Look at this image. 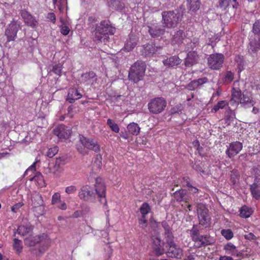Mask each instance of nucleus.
Instances as JSON below:
<instances>
[{
    "label": "nucleus",
    "instance_id": "f257e3e1",
    "mask_svg": "<svg viewBox=\"0 0 260 260\" xmlns=\"http://www.w3.org/2000/svg\"><path fill=\"white\" fill-rule=\"evenodd\" d=\"M190 235L193 242V247L196 248H200L207 246L211 245L215 243V240L210 235H201L198 229L193 226L190 231Z\"/></svg>",
    "mask_w": 260,
    "mask_h": 260
},
{
    "label": "nucleus",
    "instance_id": "f03ea898",
    "mask_svg": "<svg viewBox=\"0 0 260 260\" xmlns=\"http://www.w3.org/2000/svg\"><path fill=\"white\" fill-rule=\"evenodd\" d=\"M161 16L164 26L168 28L176 27L183 17V14L178 10L163 11Z\"/></svg>",
    "mask_w": 260,
    "mask_h": 260
},
{
    "label": "nucleus",
    "instance_id": "7ed1b4c3",
    "mask_svg": "<svg viewBox=\"0 0 260 260\" xmlns=\"http://www.w3.org/2000/svg\"><path fill=\"white\" fill-rule=\"evenodd\" d=\"M146 65L144 61L137 60L129 69L128 78L129 81L138 83L143 80L145 75Z\"/></svg>",
    "mask_w": 260,
    "mask_h": 260
},
{
    "label": "nucleus",
    "instance_id": "20e7f679",
    "mask_svg": "<svg viewBox=\"0 0 260 260\" xmlns=\"http://www.w3.org/2000/svg\"><path fill=\"white\" fill-rule=\"evenodd\" d=\"M114 29L109 20H102L99 25H96L94 30V40L102 41V39L107 35H113Z\"/></svg>",
    "mask_w": 260,
    "mask_h": 260
},
{
    "label": "nucleus",
    "instance_id": "39448f33",
    "mask_svg": "<svg viewBox=\"0 0 260 260\" xmlns=\"http://www.w3.org/2000/svg\"><path fill=\"white\" fill-rule=\"evenodd\" d=\"M167 106V102L162 97L155 98L148 104V108L150 113L157 114L161 113Z\"/></svg>",
    "mask_w": 260,
    "mask_h": 260
},
{
    "label": "nucleus",
    "instance_id": "423d86ee",
    "mask_svg": "<svg viewBox=\"0 0 260 260\" xmlns=\"http://www.w3.org/2000/svg\"><path fill=\"white\" fill-rule=\"evenodd\" d=\"M198 217L199 224L205 228L210 227L211 217L209 214V210L203 205H200L197 208Z\"/></svg>",
    "mask_w": 260,
    "mask_h": 260
},
{
    "label": "nucleus",
    "instance_id": "0eeeda50",
    "mask_svg": "<svg viewBox=\"0 0 260 260\" xmlns=\"http://www.w3.org/2000/svg\"><path fill=\"white\" fill-rule=\"evenodd\" d=\"M21 28V23L17 20L13 19L7 26L5 30V36L7 37V43L15 41L17 38L18 30Z\"/></svg>",
    "mask_w": 260,
    "mask_h": 260
},
{
    "label": "nucleus",
    "instance_id": "6e6552de",
    "mask_svg": "<svg viewBox=\"0 0 260 260\" xmlns=\"http://www.w3.org/2000/svg\"><path fill=\"white\" fill-rule=\"evenodd\" d=\"M224 56L221 53H215L210 55L208 58V63L210 68L213 70H219L222 66Z\"/></svg>",
    "mask_w": 260,
    "mask_h": 260
},
{
    "label": "nucleus",
    "instance_id": "1a4fd4ad",
    "mask_svg": "<svg viewBox=\"0 0 260 260\" xmlns=\"http://www.w3.org/2000/svg\"><path fill=\"white\" fill-rule=\"evenodd\" d=\"M79 139L81 144L85 148L96 153L100 151V145L94 139L85 137L83 135H80Z\"/></svg>",
    "mask_w": 260,
    "mask_h": 260
},
{
    "label": "nucleus",
    "instance_id": "9d476101",
    "mask_svg": "<svg viewBox=\"0 0 260 260\" xmlns=\"http://www.w3.org/2000/svg\"><path fill=\"white\" fill-rule=\"evenodd\" d=\"M237 86H239V82H234V86L232 90L231 98L229 101L230 105L235 108L239 105L242 98V91Z\"/></svg>",
    "mask_w": 260,
    "mask_h": 260
},
{
    "label": "nucleus",
    "instance_id": "9b49d317",
    "mask_svg": "<svg viewBox=\"0 0 260 260\" xmlns=\"http://www.w3.org/2000/svg\"><path fill=\"white\" fill-rule=\"evenodd\" d=\"M53 131L54 134L61 140L69 139L72 133L71 128L62 124L58 125Z\"/></svg>",
    "mask_w": 260,
    "mask_h": 260
},
{
    "label": "nucleus",
    "instance_id": "f8f14e48",
    "mask_svg": "<svg viewBox=\"0 0 260 260\" xmlns=\"http://www.w3.org/2000/svg\"><path fill=\"white\" fill-rule=\"evenodd\" d=\"M95 193L94 189L89 185L83 186L80 189L78 196L79 198L85 201H91L95 198Z\"/></svg>",
    "mask_w": 260,
    "mask_h": 260
},
{
    "label": "nucleus",
    "instance_id": "ddd939ff",
    "mask_svg": "<svg viewBox=\"0 0 260 260\" xmlns=\"http://www.w3.org/2000/svg\"><path fill=\"white\" fill-rule=\"evenodd\" d=\"M243 144L239 141L231 143L225 150V153L230 158H232L238 154L242 149Z\"/></svg>",
    "mask_w": 260,
    "mask_h": 260
},
{
    "label": "nucleus",
    "instance_id": "4468645a",
    "mask_svg": "<svg viewBox=\"0 0 260 260\" xmlns=\"http://www.w3.org/2000/svg\"><path fill=\"white\" fill-rule=\"evenodd\" d=\"M64 163L60 158H56L54 163L50 164L48 168L49 172L53 174L54 177H57L63 171V166Z\"/></svg>",
    "mask_w": 260,
    "mask_h": 260
},
{
    "label": "nucleus",
    "instance_id": "2eb2a0df",
    "mask_svg": "<svg viewBox=\"0 0 260 260\" xmlns=\"http://www.w3.org/2000/svg\"><path fill=\"white\" fill-rule=\"evenodd\" d=\"M152 242V248L155 254L157 256H160L164 254V242L160 239L158 236H153L151 237Z\"/></svg>",
    "mask_w": 260,
    "mask_h": 260
},
{
    "label": "nucleus",
    "instance_id": "dca6fc26",
    "mask_svg": "<svg viewBox=\"0 0 260 260\" xmlns=\"http://www.w3.org/2000/svg\"><path fill=\"white\" fill-rule=\"evenodd\" d=\"M95 191L98 198L100 199V202L106 204V186L104 182L99 181V179H96Z\"/></svg>",
    "mask_w": 260,
    "mask_h": 260
},
{
    "label": "nucleus",
    "instance_id": "f3484780",
    "mask_svg": "<svg viewBox=\"0 0 260 260\" xmlns=\"http://www.w3.org/2000/svg\"><path fill=\"white\" fill-rule=\"evenodd\" d=\"M96 81V75L92 71L84 73L81 76V83L87 86L94 84Z\"/></svg>",
    "mask_w": 260,
    "mask_h": 260
},
{
    "label": "nucleus",
    "instance_id": "a211bd4d",
    "mask_svg": "<svg viewBox=\"0 0 260 260\" xmlns=\"http://www.w3.org/2000/svg\"><path fill=\"white\" fill-rule=\"evenodd\" d=\"M149 32L153 38H157L164 35L166 32V27L158 24H153L149 26Z\"/></svg>",
    "mask_w": 260,
    "mask_h": 260
},
{
    "label": "nucleus",
    "instance_id": "6ab92c4d",
    "mask_svg": "<svg viewBox=\"0 0 260 260\" xmlns=\"http://www.w3.org/2000/svg\"><path fill=\"white\" fill-rule=\"evenodd\" d=\"M20 15L24 23L32 28L36 27L38 22L35 18L25 10H22Z\"/></svg>",
    "mask_w": 260,
    "mask_h": 260
},
{
    "label": "nucleus",
    "instance_id": "aec40b11",
    "mask_svg": "<svg viewBox=\"0 0 260 260\" xmlns=\"http://www.w3.org/2000/svg\"><path fill=\"white\" fill-rule=\"evenodd\" d=\"M167 254L169 257L176 258H181L183 256L182 249L178 247L176 244L168 246Z\"/></svg>",
    "mask_w": 260,
    "mask_h": 260
},
{
    "label": "nucleus",
    "instance_id": "412c9836",
    "mask_svg": "<svg viewBox=\"0 0 260 260\" xmlns=\"http://www.w3.org/2000/svg\"><path fill=\"white\" fill-rule=\"evenodd\" d=\"M223 249L226 252L231 254L233 256H236L237 257H243L244 253L242 251H239L233 243L229 242L228 243L224 246Z\"/></svg>",
    "mask_w": 260,
    "mask_h": 260
},
{
    "label": "nucleus",
    "instance_id": "4be33fe9",
    "mask_svg": "<svg viewBox=\"0 0 260 260\" xmlns=\"http://www.w3.org/2000/svg\"><path fill=\"white\" fill-rule=\"evenodd\" d=\"M199 59V56L196 51H189L186 58L185 59V66L186 67L192 66L198 63Z\"/></svg>",
    "mask_w": 260,
    "mask_h": 260
},
{
    "label": "nucleus",
    "instance_id": "5701e85b",
    "mask_svg": "<svg viewBox=\"0 0 260 260\" xmlns=\"http://www.w3.org/2000/svg\"><path fill=\"white\" fill-rule=\"evenodd\" d=\"M162 225L165 230V239L166 241L167 246L175 244L174 241V236L171 231V228L166 222H163Z\"/></svg>",
    "mask_w": 260,
    "mask_h": 260
},
{
    "label": "nucleus",
    "instance_id": "b1692460",
    "mask_svg": "<svg viewBox=\"0 0 260 260\" xmlns=\"http://www.w3.org/2000/svg\"><path fill=\"white\" fill-rule=\"evenodd\" d=\"M181 62L182 59L178 55L170 56L162 61L164 65L168 68H175Z\"/></svg>",
    "mask_w": 260,
    "mask_h": 260
},
{
    "label": "nucleus",
    "instance_id": "393cba45",
    "mask_svg": "<svg viewBox=\"0 0 260 260\" xmlns=\"http://www.w3.org/2000/svg\"><path fill=\"white\" fill-rule=\"evenodd\" d=\"M250 190L253 198L256 200L260 199V178L256 177L255 182L250 185Z\"/></svg>",
    "mask_w": 260,
    "mask_h": 260
},
{
    "label": "nucleus",
    "instance_id": "a878e982",
    "mask_svg": "<svg viewBox=\"0 0 260 260\" xmlns=\"http://www.w3.org/2000/svg\"><path fill=\"white\" fill-rule=\"evenodd\" d=\"M186 38L185 33L183 30L179 29L176 31L171 39V44L180 46L183 43V41Z\"/></svg>",
    "mask_w": 260,
    "mask_h": 260
},
{
    "label": "nucleus",
    "instance_id": "bb28decb",
    "mask_svg": "<svg viewBox=\"0 0 260 260\" xmlns=\"http://www.w3.org/2000/svg\"><path fill=\"white\" fill-rule=\"evenodd\" d=\"M255 102L253 100L251 94L248 92L243 93V96L240 100V104L245 108L252 107Z\"/></svg>",
    "mask_w": 260,
    "mask_h": 260
},
{
    "label": "nucleus",
    "instance_id": "cd10ccee",
    "mask_svg": "<svg viewBox=\"0 0 260 260\" xmlns=\"http://www.w3.org/2000/svg\"><path fill=\"white\" fill-rule=\"evenodd\" d=\"M235 118L236 115L234 110H232L229 107L226 108L224 117L225 126L231 125Z\"/></svg>",
    "mask_w": 260,
    "mask_h": 260
},
{
    "label": "nucleus",
    "instance_id": "c85d7f7f",
    "mask_svg": "<svg viewBox=\"0 0 260 260\" xmlns=\"http://www.w3.org/2000/svg\"><path fill=\"white\" fill-rule=\"evenodd\" d=\"M207 82H208V79L207 77H203L197 80H193L188 84V88L190 90H194L198 87L204 84L207 83Z\"/></svg>",
    "mask_w": 260,
    "mask_h": 260
},
{
    "label": "nucleus",
    "instance_id": "c756f323",
    "mask_svg": "<svg viewBox=\"0 0 260 260\" xmlns=\"http://www.w3.org/2000/svg\"><path fill=\"white\" fill-rule=\"evenodd\" d=\"M81 93L76 88L70 89L67 100L70 103H74L75 100H79L82 98Z\"/></svg>",
    "mask_w": 260,
    "mask_h": 260
},
{
    "label": "nucleus",
    "instance_id": "7c9ffc66",
    "mask_svg": "<svg viewBox=\"0 0 260 260\" xmlns=\"http://www.w3.org/2000/svg\"><path fill=\"white\" fill-rule=\"evenodd\" d=\"M102 155L100 154H96L93 158L92 164V171L94 173L100 172L102 168Z\"/></svg>",
    "mask_w": 260,
    "mask_h": 260
},
{
    "label": "nucleus",
    "instance_id": "2f4dec72",
    "mask_svg": "<svg viewBox=\"0 0 260 260\" xmlns=\"http://www.w3.org/2000/svg\"><path fill=\"white\" fill-rule=\"evenodd\" d=\"M32 204L34 208L39 207H43L44 201L42 196L39 193H35L31 197Z\"/></svg>",
    "mask_w": 260,
    "mask_h": 260
},
{
    "label": "nucleus",
    "instance_id": "473e14b6",
    "mask_svg": "<svg viewBox=\"0 0 260 260\" xmlns=\"http://www.w3.org/2000/svg\"><path fill=\"white\" fill-rule=\"evenodd\" d=\"M31 181H34L38 187H43L46 186L45 182L42 174L40 172H37L35 175L29 179Z\"/></svg>",
    "mask_w": 260,
    "mask_h": 260
},
{
    "label": "nucleus",
    "instance_id": "72a5a7b5",
    "mask_svg": "<svg viewBox=\"0 0 260 260\" xmlns=\"http://www.w3.org/2000/svg\"><path fill=\"white\" fill-rule=\"evenodd\" d=\"M186 193V191L185 189H179L173 193V197L174 199L178 202L184 201L185 203H188L187 199L184 198Z\"/></svg>",
    "mask_w": 260,
    "mask_h": 260
},
{
    "label": "nucleus",
    "instance_id": "f704fd0d",
    "mask_svg": "<svg viewBox=\"0 0 260 260\" xmlns=\"http://www.w3.org/2000/svg\"><path fill=\"white\" fill-rule=\"evenodd\" d=\"M188 9L192 12H196L199 10L201 6L200 0H186Z\"/></svg>",
    "mask_w": 260,
    "mask_h": 260
},
{
    "label": "nucleus",
    "instance_id": "c9c22d12",
    "mask_svg": "<svg viewBox=\"0 0 260 260\" xmlns=\"http://www.w3.org/2000/svg\"><path fill=\"white\" fill-rule=\"evenodd\" d=\"M108 3L110 7L118 11H121L125 7L124 3L121 0H110Z\"/></svg>",
    "mask_w": 260,
    "mask_h": 260
},
{
    "label": "nucleus",
    "instance_id": "e433bc0d",
    "mask_svg": "<svg viewBox=\"0 0 260 260\" xmlns=\"http://www.w3.org/2000/svg\"><path fill=\"white\" fill-rule=\"evenodd\" d=\"M44 236L37 235L34 237L26 238L25 239V242L29 246H34L37 244L43 242V238Z\"/></svg>",
    "mask_w": 260,
    "mask_h": 260
},
{
    "label": "nucleus",
    "instance_id": "4c0bfd02",
    "mask_svg": "<svg viewBox=\"0 0 260 260\" xmlns=\"http://www.w3.org/2000/svg\"><path fill=\"white\" fill-rule=\"evenodd\" d=\"M127 129L129 134L135 136H137L140 131V127L138 124L135 122H132L128 124Z\"/></svg>",
    "mask_w": 260,
    "mask_h": 260
},
{
    "label": "nucleus",
    "instance_id": "58836bf2",
    "mask_svg": "<svg viewBox=\"0 0 260 260\" xmlns=\"http://www.w3.org/2000/svg\"><path fill=\"white\" fill-rule=\"evenodd\" d=\"M229 104H230L229 102L227 101H220L218 102L216 104L214 105L211 109V112L216 113L220 109H223L226 107L228 108Z\"/></svg>",
    "mask_w": 260,
    "mask_h": 260
},
{
    "label": "nucleus",
    "instance_id": "ea45409f",
    "mask_svg": "<svg viewBox=\"0 0 260 260\" xmlns=\"http://www.w3.org/2000/svg\"><path fill=\"white\" fill-rule=\"evenodd\" d=\"M31 230L32 228L30 226L20 225L15 233V235L17 233L21 236H24L29 233Z\"/></svg>",
    "mask_w": 260,
    "mask_h": 260
},
{
    "label": "nucleus",
    "instance_id": "a19ab883",
    "mask_svg": "<svg viewBox=\"0 0 260 260\" xmlns=\"http://www.w3.org/2000/svg\"><path fill=\"white\" fill-rule=\"evenodd\" d=\"M230 4H232L234 8L238 5L237 0H219V5L220 8L226 9L230 6Z\"/></svg>",
    "mask_w": 260,
    "mask_h": 260
},
{
    "label": "nucleus",
    "instance_id": "79ce46f5",
    "mask_svg": "<svg viewBox=\"0 0 260 260\" xmlns=\"http://www.w3.org/2000/svg\"><path fill=\"white\" fill-rule=\"evenodd\" d=\"M252 211L250 208L248 206H243L240 209V215L243 218H248L250 216Z\"/></svg>",
    "mask_w": 260,
    "mask_h": 260
},
{
    "label": "nucleus",
    "instance_id": "37998d69",
    "mask_svg": "<svg viewBox=\"0 0 260 260\" xmlns=\"http://www.w3.org/2000/svg\"><path fill=\"white\" fill-rule=\"evenodd\" d=\"M13 247L16 251V253L19 254L22 252L23 249L21 241L17 238H14L13 240Z\"/></svg>",
    "mask_w": 260,
    "mask_h": 260
},
{
    "label": "nucleus",
    "instance_id": "c03bdc74",
    "mask_svg": "<svg viewBox=\"0 0 260 260\" xmlns=\"http://www.w3.org/2000/svg\"><path fill=\"white\" fill-rule=\"evenodd\" d=\"M151 208L148 203H143L141 206L139 210L142 216H146L150 211Z\"/></svg>",
    "mask_w": 260,
    "mask_h": 260
},
{
    "label": "nucleus",
    "instance_id": "a18cd8bd",
    "mask_svg": "<svg viewBox=\"0 0 260 260\" xmlns=\"http://www.w3.org/2000/svg\"><path fill=\"white\" fill-rule=\"evenodd\" d=\"M107 124L110 128L112 131L116 133H119L120 130L119 126L113 119L110 118L108 119Z\"/></svg>",
    "mask_w": 260,
    "mask_h": 260
},
{
    "label": "nucleus",
    "instance_id": "49530a36",
    "mask_svg": "<svg viewBox=\"0 0 260 260\" xmlns=\"http://www.w3.org/2000/svg\"><path fill=\"white\" fill-rule=\"evenodd\" d=\"M221 235L227 240H230L234 237V233L231 229H222L220 232Z\"/></svg>",
    "mask_w": 260,
    "mask_h": 260
},
{
    "label": "nucleus",
    "instance_id": "de8ad7c7",
    "mask_svg": "<svg viewBox=\"0 0 260 260\" xmlns=\"http://www.w3.org/2000/svg\"><path fill=\"white\" fill-rule=\"evenodd\" d=\"M144 49L145 53L147 55H153L156 51L154 45L150 44H147Z\"/></svg>",
    "mask_w": 260,
    "mask_h": 260
},
{
    "label": "nucleus",
    "instance_id": "09e8293b",
    "mask_svg": "<svg viewBox=\"0 0 260 260\" xmlns=\"http://www.w3.org/2000/svg\"><path fill=\"white\" fill-rule=\"evenodd\" d=\"M252 32L258 36H260V19L256 20L253 24Z\"/></svg>",
    "mask_w": 260,
    "mask_h": 260
},
{
    "label": "nucleus",
    "instance_id": "8fccbe9b",
    "mask_svg": "<svg viewBox=\"0 0 260 260\" xmlns=\"http://www.w3.org/2000/svg\"><path fill=\"white\" fill-rule=\"evenodd\" d=\"M231 181L233 185H235L239 179V175L237 170H233L231 172Z\"/></svg>",
    "mask_w": 260,
    "mask_h": 260
},
{
    "label": "nucleus",
    "instance_id": "3c124183",
    "mask_svg": "<svg viewBox=\"0 0 260 260\" xmlns=\"http://www.w3.org/2000/svg\"><path fill=\"white\" fill-rule=\"evenodd\" d=\"M60 194L57 192H55L52 196L51 199V204L53 205H57L59 202H60Z\"/></svg>",
    "mask_w": 260,
    "mask_h": 260
},
{
    "label": "nucleus",
    "instance_id": "603ef678",
    "mask_svg": "<svg viewBox=\"0 0 260 260\" xmlns=\"http://www.w3.org/2000/svg\"><path fill=\"white\" fill-rule=\"evenodd\" d=\"M58 151V148L57 146H54L53 147L50 148L49 149L47 152V156L52 158L57 153Z\"/></svg>",
    "mask_w": 260,
    "mask_h": 260
},
{
    "label": "nucleus",
    "instance_id": "864d4df0",
    "mask_svg": "<svg viewBox=\"0 0 260 260\" xmlns=\"http://www.w3.org/2000/svg\"><path fill=\"white\" fill-rule=\"evenodd\" d=\"M77 190V188L75 185H70L67 186L65 189V192L68 194H74L76 193Z\"/></svg>",
    "mask_w": 260,
    "mask_h": 260
},
{
    "label": "nucleus",
    "instance_id": "5fc2aeb1",
    "mask_svg": "<svg viewBox=\"0 0 260 260\" xmlns=\"http://www.w3.org/2000/svg\"><path fill=\"white\" fill-rule=\"evenodd\" d=\"M139 223L140 225L143 228H145V227H146L147 225V220L146 219V216L141 215V217L139 219Z\"/></svg>",
    "mask_w": 260,
    "mask_h": 260
},
{
    "label": "nucleus",
    "instance_id": "6e6d98bb",
    "mask_svg": "<svg viewBox=\"0 0 260 260\" xmlns=\"http://www.w3.org/2000/svg\"><path fill=\"white\" fill-rule=\"evenodd\" d=\"M62 67L59 64H56L53 67L52 71L57 75L60 76L61 74Z\"/></svg>",
    "mask_w": 260,
    "mask_h": 260
},
{
    "label": "nucleus",
    "instance_id": "4d7b16f0",
    "mask_svg": "<svg viewBox=\"0 0 260 260\" xmlns=\"http://www.w3.org/2000/svg\"><path fill=\"white\" fill-rule=\"evenodd\" d=\"M24 205V204L22 202H18L15 204H14L11 207V210L14 213H16L18 210L22 207Z\"/></svg>",
    "mask_w": 260,
    "mask_h": 260
},
{
    "label": "nucleus",
    "instance_id": "13d9d810",
    "mask_svg": "<svg viewBox=\"0 0 260 260\" xmlns=\"http://www.w3.org/2000/svg\"><path fill=\"white\" fill-rule=\"evenodd\" d=\"M244 238L249 241L256 240L257 237L252 233H248L247 234L244 235Z\"/></svg>",
    "mask_w": 260,
    "mask_h": 260
},
{
    "label": "nucleus",
    "instance_id": "bf43d9fd",
    "mask_svg": "<svg viewBox=\"0 0 260 260\" xmlns=\"http://www.w3.org/2000/svg\"><path fill=\"white\" fill-rule=\"evenodd\" d=\"M234 79V74L231 71H228L225 76V80L229 82H232Z\"/></svg>",
    "mask_w": 260,
    "mask_h": 260
},
{
    "label": "nucleus",
    "instance_id": "052dcab7",
    "mask_svg": "<svg viewBox=\"0 0 260 260\" xmlns=\"http://www.w3.org/2000/svg\"><path fill=\"white\" fill-rule=\"evenodd\" d=\"M70 31V28L68 26H60V32L61 34L64 36L68 35Z\"/></svg>",
    "mask_w": 260,
    "mask_h": 260
},
{
    "label": "nucleus",
    "instance_id": "680f3d73",
    "mask_svg": "<svg viewBox=\"0 0 260 260\" xmlns=\"http://www.w3.org/2000/svg\"><path fill=\"white\" fill-rule=\"evenodd\" d=\"M47 18L50 20L53 24H55L56 22V16L54 13H48L47 15Z\"/></svg>",
    "mask_w": 260,
    "mask_h": 260
},
{
    "label": "nucleus",
    "instance_id": "e2e57ef3",
    "mask_svg": "<svg viewBox=\"0 0 260 260\" xmlns=\"http://www.w3.org/2000/svg\"><path fill=\"white\" fill-rule=\"evenodd\" d=\"M56 206L57 208L62 210H66L67 209V204L64 201H61V200Z\"/></svg>",
    "mask_w": 260,
    "mask_h": 260
},
{
    "label": "nucleus",
    "instance_id": "0e129e2a",
    "mask_svg": "<svg viewBox=\"0 0 260 260\" xmlns=\"http://www.w3.org/2000/svg\"><path fill=\"white\" fill-rule=\"evenodd\" d=\"M131 42H127L124 46V49L127 51H130L132 50L135 47V45L133 44H129Z\"/></svg>",
    "mask_w": 260,
    "mask_h": 260
},
{
    "label": "nucleus",
    "instance_id": "69168bd1",
    "mask_svg": "<svg viewBox=\"0 0 260 260\" xmlns=\"http://www.w3.org/2000/svg\"><path fill=\"white\" fill-rule=\"evenodd\" d=\"M129 134L128 132H121L120 134V136L122 138L127 140L129 138Z\"/></svg>",
    "mask_w": 260,
    "mask_h": 260
},
{
    "label": "nucleus",
    "instance_id": "338daca9",
    "mask_svg": "<svg viewBox=\"0 0 260 260\" xmlns=\"http://www.w3.org/2000/svg\"><path fill=\"white\" fill-rule=\"evenodd\" d=\"M98 19L95 16H89L88 18V21L91 23L95 22Z\"/></svg>",
    "mask_w": 260,
    "mask_h": 260
},
{
    "label": "nucleus",
    "instance_id": "774afa93",
    "mask_svg": "<svg viewBox=\"0 0 260 260\" xmlns=\"http://www.w3.org/2000/svg\"><path fill=\"white\" fill-rule=\"evenodd\" d=\"M219 260H234L233 258L230 256H220L219 257Z\"/></svg>",
    "mask_w": 260,
    "mask_h": 260
}]
</instances>
